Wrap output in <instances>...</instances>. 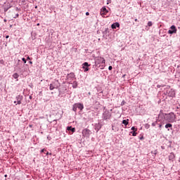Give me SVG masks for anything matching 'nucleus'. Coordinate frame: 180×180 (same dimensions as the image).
<instances>
[{
	"instance_id": "2",
	"label": "nucleus",
	"mask_w": 180,
	"mask_h": 180,
	"mask_svg": "<svg viewBox=\"0 0 180 180\" xmlns=\"http://www.w3.org/2000/svg\"><path fill=\"white\" fill-rule=\"evenodd\" d=\"M105 58L103 57L98 56L96 58V60H95L96 65H99V67H101H101H105Z\"/></svg>"
},
{
	"instance_id": "15",
	"label": "nucleus",
	"mask_w": 180,
	"mask_h": 180,
	"mask_svg": "<svg viewBox=\"0 0 180 180\" xmlns=\"http://www.w3.org/2000/svg\"><path fill=\"white\" fill-rule=\"evenodd\" d=\"M122 124H124L125 126H127V124H129V119L127 120H124L122 121Z\"/></svg>"
},
{
	"instance_id": "8",
	"label": "nucleus",
	"mask_w": 180,
	"mask_h": 180,
	"mask_svg": "<svg viewBox=\"0 0 180 180\" xmlns=\"http://www.w3.org/2000/svg\"><path fill=\"white\" fill-rule=\"evenodd\" d=\"M108 10L106 9V8H105V7H103L102 8H101V16H103V15H106V13H108Z\"/></svg>"
},
{
	"instance_id": "30",
	"label": "nucleus",
	"mask_w": 180,
	"mask_h": 180,
	"mask_svg": "<svg viewBox=\"0 0 180 180\" xmlns=\"http://www.w3.org/2000/svg\"><path fill=\"white\" fill-rule=\"evenodd\" d=\"M49 154H50V155H51V153H49V152H47L46 155H49Z\"/></svg>"
},
{
	"instance_id": "6",
	"label": "nucleus",
	"mask_w": 180,
	"mask_h": 180,
	"mask_svg": "<svg viewBox=\"0 0 180 180\" xmlns=\"http://www.w3.org/2000/svg\"><path fill=\"white\" fill-rule=\"evenodd\" d=\"M89 65H89L87 62H85L82 64V68H84V72H86V71H89V68H88Z\"/></svg>"
},
{
	"instance_id": "20",
	"label": "nucleus",
	"mask_w": 180,
	"mask_h": 180,
	"mask_svg": "<svg viewBox=\"0 0 180 180\" xmlns=\"http://www.w3.org/2000/svg\"><path fill=\"white\" fill-rule=\"evenodd\" d=\"M148 26H149V27H150V26H153V22L149 21V22H148Z\"/></svg>"
},
{
	"instance_id": "36",
	"label": "nucleus",
	"mask_w": 180,
	"mask_h": 180,
	"mask_svg": "<svg viewBox=\"0 0 180 180\" xmlns=\"http://www.w3.org/2000/svg\"><path fill=\"white\" fill-rule=\"evenodd\" d=\"M101 129V128L98 129H97V131H99V129Z\"/></svg>"
},
{
	"instance_id": "26",
	"label": "nucleus",
	"mask_w": 180,
	"mask_h": 180,
	"mask_svg": "<svg viewBox=\"0 0 180 180\" xmlns=\"http://www.w3.org/2000/svg\"><path fill=\"white\" fill-rule=\"evenodd\" d=\"M161 86H164V85H163V86H161V85H160V84H158V85H157V88H161Z\"/></svg>"
},
{
	"instance_id": "11",
	"label": "nucleus",
	"mask_w": 180,
	"mask_h": 180,
	"mask_svg": "<svg viewBox=\"0 0 180 180\" xmlns=\"http://www.w3.org/2000/svg\"><path fill=\"white\" fill-rule=\"evenodd\" d=\"M68 79H75V74L74 73H70L69 75H68Z\"/></svg>"
},
{
	"instance_id": "16",
	"label": "nucleus",
	"mask_w": 180,
	"mask_h": 180,
	"mask_svg": "<svg viewBox=\"0 0 180 180\" xmlns=\"http://www.w3.org/2000/svg\"><path fill=\"white\" fill-rule=\"evenodd\" d=\"M77 86H78V83L76 81L73 82L72 87L73 88H77Z\"/></svg>"
},
{
	"instance_id": "25",
	"label": "nucleus",
	"mask_w": 180,
	"mask_h": 180,
	"mask_svg": "<svg viewBox=\"0 0 180 180\" xmlns=\"http://www.w3.org/2000/svg\"><path fill=\"white\" fill-rule=\"evenodd\" d=\"M14 18L15 19H16V18H19V14L18 13L15 14V16H14Z\"/></svg>"
},
{
	"instance_id": "31",
	"label": "nucleus",
	"mask_w": 180,
	"mask_h": 180,
	"mask_svg": "<svg viewBox=\"0 0 180 180\" xmlns=\"http://www.w3.org/2000/svg\"><path fill=\"white\" fill-rule=\"evenodd\" d=\"M139 20H137V18L135 19V22H138Z\"/></svg>"
},
{
	"instance_id": "24",
	"label": "nucleus",
	"mask_w": 180,
	"mask_h": 180,
	"mask_svg": "<svg viewBox=\"0 0 180 180\" xmlns=\"http://www.w3.org/2000/svg\"><path fill=\"white\" fill-rule=\"evenodd\" d=\"M112 68H112V66H109V67H108V70H109L110 71H112Z\"/></svg>"
},
{
	"instance_id": "12",
	"label": "nucleus",
	"mask_w": 180,
	"mask_h": 180,
	"mask_svg": "<svg viewBox=\"0 0 180 180\" xmlns=\"http://www.w3.org/2000/svg\"><path fill=\"white\" fill-rule=\"evenodd\" d=\"M76 107L78 108V109H79L80 110H82V109H84V105L81 104V103H75Z\"/></svg>"
},
{
	"instance_id": "34",
	"label": "nucleus",
	"mask_w": 180,
	"mask_h": 180,
	"mask_svg": "<svg viewBox=\"0 0 180 180\" xmlns=\"http://www.w3.org/2000/svg\"><path fill=\"white\" fill-rule=\"evenodd\" d=\"M159 127L161 129V127H162V125L160 124V125L159 126Z\"/></svg>"
},
{
	"instance_id": "39",
	"label": "nucleus",
	"mask_w": 180,
	"mask_h": 180,
	"mask_svg": "<svg viewBox=\"0 0 180 180\" xmlns=\"http://www.w3.org/2000/svg\"><path fill=\"white\" fill-rule=\"evenodd\" d=\"M179 162H180V158H179Z\"/></svg>"
},
{
	"instance_id": "21",
	"label": "nucleus",
	"mask_w": 180,
	"mask_h": 180,
	"mask_svg": "<svg viewBox=\"0 0 180 180\" xmlns=\"http://www.w3.org/2000/svg\"><path fill=\"white\" fill-rule=\"evenodd\" d=\"M132 136H137V133L136 132V131H134L132 132Z\"/></svg>"
},
{
	"instance_id": "18",
	"label": "nucleus",
	"mask_w": 180,
	"mask_h": 180,
	"mask_svg": "<svg viewBox=\"0 0 180 180\" xmlns=\"http://www.w3.org/2000/svg\"><path fill=\"white\" fill-rule=\"evenodd\" d=\"M169 127H172V124H167L165 125V129H168V128H169Z\"/></svg>"
},
{
	"instance_id": "35",
	"label": "nucleus",
	"mask_w": 180,
	"mask_h": 180,
	"mask_svg": "<svg viewBox=\"0 0 180 180\" xmlns=\"http://www.w3.org/2000/svg\"><path fill=\"white\" fill-rule=\"evenodd\" d=\"M37 25V26H40V24H39V23H38Z\"/></svg>"
},
{
	"instance_id": "28",
	"label": "nucleus",
	"mask_w": 180,
	"mask_h": 180,
	"mask_svg": "<svg viewBox=\"0 0 180 180\" xmlns=\"http://www.w3.org/2000/svg\"><path fill=\"white\" fill-rule=\"evenodd\" d=\"M6 39H9V35H6Z\"/></svg>"
},
{
	"instance_id": "38",
	"label": "nucleus",
	"mask_w": 180,
	"mask_h": 180,
	"mask_svg": "<svg viewBox=\"0 0 180 180\" xmlns=\"http://www.w3.org/2000/svg\"><path fill=\"white\" fill-rule=\"evenodd\" d=\"M14 103H16V101H14Z\"/></svg>"
},
{
	"instance_id": "17",
	"label": "nucleus",
	"mask_w": 180,
	"mask_h": 180,
	"mask_svg": "<svg viewBox=\"0 0 180 180\" xmlns=\"http://www.w3.org/2000/svg\"><path fill=\"white\" fill-rule=\"evenodd\" d=\"M13 77L15 78V79H17V78H19V75L18 73H14Z\"/></svg>"
},
{
	"instance_id": "4",
	"label": "nucleus",
	"mask_w": 180,
	"mask_h": 180,
	"mask_svg": "<svg viewBox=\"0 0 180 180\" xmlns=\"http://www.w3.org/2000/svg\"><path fill=\"white\" fill-rule=\"evenodd\" d=\"M177 30H176V27H175V25H172L170 27V30H169L168 33L169 34H174V33H176Z\"/></svg>"
},
{
	"instance_id": "33",
	"label": "nucleus",
	"mask_w": 180,
	"mask_h": 180,
	"mask_svg": "<svg viewBox=\"0 0 180 180\" xmlns=\"http://www.w3.org/2000/svg\"><path fill=\"white\" fill-rule=\"evenodd\" d=\"M30 64H33V62H32V61H30Z\"/></svg>"
},
{
	"instance_id": "27",
	"label": "nucleus",
	"mask_w": 180,
	"mask_h": 180,
	"mask_svg": "<svg viewBox=\"0 0 180 180\" xmlns=\"http://www.w3.org/2000/svg\"><path fill=\"white\" fill-rule=\"evenodd\" d=\"M86 16H89V12H86Z\"/></svg>"
},
{
	"instance_id": "29",
	"label": "nucleus",
	"mask_w": 180,
	"mask_h": 180,
	"mask_svg": "<svg viewBox=\"0 0 180 180\" xmlns=\"http://www.w3.org/2000/svg\"><path fill=\"white\" fill-rule=\"evenodd\" d=\"M41 153H44V151H46L44 149H42L41 150Z\"/></svg>"
},
{
	"instance_id": "22",
	"label": "nucleus",
	"mask_w": 180,
	"mask_h": 180,
	"mask_svg": "<svg viewBox=\"0 0 180 180\" xmlns=\"http://www.w3.org/2000/svg\"><path fill=\"white\" fill-rule=\"evenodd\" d=\"M131 130H132L133 131H136L137 130V129H136V127H131Z\"/></svg>"
},
{
	"instance_id": "1",
	"label": "nucleus",
	"mask_w": 180,
	"mask_h": 180,
	"mask_svg": "<svg viewBox=\"0 0 180 180\" xmlns=\"http://www.w3.org/2000/svg\"><path fill=\"white\" fill-rule=\"evenodd\" d=\"M159 116H165V120L169 123H174L176 122V115L174 112H169V114L160 113Z\"/></svg>"
},
{
	"instance_id": "19",
	"label": "nucleus",
	"mask_w": 180,
	"mask_h": 180,
	"mask_svg": "<svg viewBox=\"0 0 180 180\" xmlns=\"http://www.w3.org/2000/svg\"><path fill=\"white\" fill-rule=\"evenodd\" d=\"M77 107L76 104H75V105H73L72 110H73L74 112H77Z\"/></svg>"
},
{
	"instance_id": "7",
	"label": "nucleus",
	"mask_w": 180,
	"mask_h": 180,
	"mask_svg": "<svg viewBox=\"0 0 180 180\" xmlns=\"http://www.w3.org/2000/svg\"><path fill=\"white\" fill-rule=\"evenodd\" d=\"M57 88H58V86L56 85L55 82L50 84V87H49L50 91H53V89H57Z\"/></svg>"
},
{
	"instance_id": "37",
	"label": "nucleus",
	"mask_w": 180,
	"mask_h": 180,
	"mask_svg": "<svg viewBox=\"0 0 180 180\" xmlns=\"http://www.w3.org/2000/svg\"><path fill=\"white\" fill-rule=\"evenodd\" d=\"M173 95H175V93H173Z\"/></svg>"
},
{
	"instance_id": "13",
	"label": "nucleus",
	"mask_w": 180,
	"mask_h": 180,
	"mask_svg": "<svg viewBox=\"0 0 180 180\" xmlns=\"http://www.w3.org/2000/svg\"><path fill=\"white\" fill-rule=\"evenodd\" d=\"M175 158V154L174 153H171L170 155H169V160L171 161Z\"/></svg>"
},
{
	"instance_id": "5",
	"label": "nucleus",
	"mask_w": 180,
	"mask_h": 180,
	"mask_svg": "<svg viewBox=\"0 0 180 180\" xmlns=\"http://www.w3.org/2000/svg\"><path fill=\"white\" fill-rule=\"evenodd\" d=\"M110 112L109 111H105L103 114V119H105V120H108V119H110Z\"/></svg>"
},
{
	"instance_id": "32",
	"label": "nucleus",
	"mask_w": 180,
	"mask_h": 180,
	"mask_svg": "<svg viewBox=\"0 0 180 180\" xmlns=\"http://www.w3.org/2000/svg\"><path fill=\"white\" fill-rule=\"evenodd\" d=\"M27 58V60H30V57H29V56Z\"/></svg>"
},
{
	"instance_id": "14",
	"label": "nucleus",
	"mask_w": 180,
	"mask_h": 180,
	"mask_svg": "<svg viewBox=\"0 0 180 180\" xmlns=\"http://www.w3.org/2000/svg\"><path fill=\"white\" fill-rule=\"evenodd\" d=\"M67 130H70L72 133H75V128H72V127H68Z\"/></svg>"
},
{
	"instance_id": "9",
	"label": "nucleus",
	"mask_w": 180,
	"mask_h": 180,
	"mask_svg": "<svg viewBox=\"0 0 180 180\" xmlns=\"http://www.w3.org/2000/svg\"><path fill=\"white\" fill-rule=\"evenodd\" d=\"M22 98H23V96H18L16 97L18 105H20L22 103Z\"/></svg>"
},
{
	"instance_id": "10",
	"label": "nucleus",
	"mask_w": 180,
	"mask_h": 180,
	"mask_svg": "<svg viewBox=\"0 0 180 180\" xmlns=\"http://www.w3.org/2000/svg\"><path fill=\"white\" fill-rule=\"evenodd\" d=\"M112 29H116V27H120L119 22H115L111 25Z\"/></svg>"
},
{
	"instance_id": "23",
	"label": "nucleus",
	"mask_w": 180,
	"mask_h": 180,
	"mask_svg": "<svg viewBox=\"0 0 180 180\" xmlns=\"http://www.w3.org/2000/svg\"><path fill=\"white\" fill-rule=\"evenodd\" d=\"M22 60L23 61V63H24L25 64H26V59H25V58H22Z\"/></svg>"
},
{
	"instance_id": "3",
	"label": "nucleus",
	"mask_w": 180,
	"mask_h": 180,
	"mask_svg": "<svg viewBox=\"0 0 180 180\" xmlns=\"http://www.w3.org/2000/svg\"><path fill=\"white\" fill-rule=\"evenodd\" d=\"M82 136L83 137H89L91 136V130L88 129H84L82 130Z\"/></svg>"
}]
</instances>
